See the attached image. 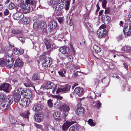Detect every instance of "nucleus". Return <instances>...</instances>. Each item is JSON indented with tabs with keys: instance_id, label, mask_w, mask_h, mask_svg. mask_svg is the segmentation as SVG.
I'll list each match as a JSON object with an SVG mask.
<instances>
[{
	"instance_id": "obj_1",
	"label": "nucleus",
	"mask_w": 131,
	"mask_h": 131,
	"mask_svg": "<svg viewBox=\"0 0 131 131\" xmlns=\"http://www.w3.org/2000/svg\"><path fill=\"white\" fill-rule=\"evenodd\" d=\"M51 63V59L49 57H46L44 58L42 63V67L44 68L49 67Z\"/></svg>"
},
{
	"instance_id": "obj_2",
	"label": "nucleus",
	"mask_w": 131,
	"mask_h": 131,
	"mask_svg": "<svg viewBox=\"0 0 131 131\" xmlns=\"http://www.w3.org/2000/svg\"><path fill=\"white\" fill-rule=\"evenodd\" d=\"M84 108L82 107L81 104L79 103L78 104L77 108L75 111V112L77 115H80L83 114L84 110Z\"/></svg>"
},
{
	"instance_id": "obj_3",
	"label": "nucleus",
	"mask_w": 131,
	"mask_h": 131,
	"mask_svg": "<svg viewBox=\"0 0 131 131\" xmlns=\"http://www.w3.org/2000/svg\"><path fill=\"white\" fill-rule=\"evenodd\" d=\"M102 29H99L97 31V34L100 38L105 37L107 34V31L106 30L104 31Z\"/></svg>"
},
{
	"instance_id": "obj_4",
	"label": "nucleus",
	"mask_w": 131,
	"mask_h": 131,
	"mask_svg": "<svg viewBox=\"0 0 131 131\" xmlns=\"http://www.w3.org/2000/svg\"><path fill=\"white\" fill-rule=\"evenodd\" d=\"M62 109L63 116V117H65L67 115L70 109L69 107L66 104H64L63 105Z\"/></svg>"
},
{
	"instance_id": "obj_5",
	"label": "nucleus",
	"mask_w": 131,
	"mask_h": 131,
	"mask_svg": "<svg viewBox=\"0 0 131 131\" xmlns=\"http://www.w3.org/2000/svg\"><path fill=\"white\" fill-rule=\"evenodd\" d=\"M35 121L37 122H40L43 119V115L42 113H38L34 115Z\"/></svg>"
},
{
	"instance_id": "obj_6",
	"label": "nucleus",
	"mask_w": 131,
	"mask_h": 131,
	"mask_svg": "<svg viewBox=\"0 0 131 131\" xmlns=\"http://www.w3.org/2000/svg\"><path fill=\"white\" fill-rule=\"evenodd\" d=\"M6 60L7 61L6 65L7 67H10L13 65L14 59H13L11 57L8 56L6 57Z\"/></svg>"
},
{
	"instance_id": "obj_7",
	"label": "nucleus",
	"mask_w": 131,
	"mask_h": 131,
	"mask_svg": "<svg viewBox=\"0 0 131 131\" xmlns=\"http://www.w3.org/2000/svg\"><path fill=\"white\" fill-rule=\"evenodd\" d=\"M59 51L64 54H69L70 52V49L67 47L63 46L59 50Z\"/></svg>"
},
{
	"instance_id": "obj_8",
	"label": "nucleus",
	"mask_w": 131,
	"mask_h": 131,
	"mask_svg": "<svg viewBox=\"0 0 131 131\" xmlns=\"http://www.w3.org/2000/svg\"><path fill=\"white\" fill-rule=\"evenodd\" d=\"M71 88V86L69 84L66 85L63 88H58L57 93L60 92H63L64 91H69Z\"/></svg>"
},
{
	"instance_id": "obj_9",
	"label": "nucleus",
	"mask_w": 131,
	"mask_h": 131,
	"mask_svg": "<svg viewBox=\"0 0 131 131\" xmlns=\"http://www.w3.org/2000/svg\"><path fill=\"white\" fill-rule=\"evenodd\" d=\"M24 15L21 13L17 12L14 14L13 15V17L15 20H20L23 18Z\"/></svg>"
},
{
	"instance_id": "obj_10",
	"label": "nucleus",
	"mask_w": 131,
	"mask_h": 131,
	"mask_svg": "<svg viewBox=\"0 0 131 131\" xmlns=\"http://www.w3.org/2000/svg\"><path fill=\"white\" fill-rule=\"evenodd\" d=\"M83 89L81 87H78L76 88L74 90V93L78 96L81 95L83 94Z\"/></svg>"
},
{
	"instance_id": "obj_11",
	"label": "nucleus",
	"mask_w": 131,
	"mask_h": 131,
	"mask_svg": "<svg viewBox=\"0 0 131 131\" xmlns=\"http://www.w3.org/2000/svg\"><path fill=\"white\" fill-rule=\"evenodd\" d=\"M9 87V84L6 83H5L0 86V90H3L5 92H8Z\"/></svg>"
},
{
	"instance_id": "obj_12",
	"label": "nucleus",
	"mask_w": 131,
	"mask_h": 131,
	"mask_svg": "<svg viewBox=\"0 0 131 131\" xmlns=\"http://www.w3.org/2000/svg\"><path fill=\"white\" fill-rule=\"evenodd\" d=\"M73 123L71 122H68V121L64 123L62 126V130L63 131H66L69 127Z\"/></svg>"
},
{
	"instance_id": "obj_13",
	"label": "nucleus",
	"mask_w": 131,
	"mask_h": 131,
	"mask_svg": "<svg viewBox=\"0 0 131 131\" xmlns=\"http://www.w3.org/2000/svg\"><path fill=\"white\" fill-rule=\"evenodd\" d=\"M124 30V33H126V35L129 36L131 35V23L129 24L128 26L125 28Z\"/></svg>"
},
{
	"instance_id": "obj_14",
	"label": "nucleus",
	"mask_w": 131,
	"mask_h": 131,
	"mask_svg": "<svg viewBox=\"0 0 131 131\" xmlns=\"http://www.w3.org/2000/svg\"><path fill=\"white\" fill-rule=\"evenodd\" d=\"M30 6V5H29L26 4L22 8L23 12L25 13H28L30 11L31 9Z\"/></svg>"
},
{
	"instance_id": "obj_15",
	"label": "nucleus",
	"mask_w": 131,
	"mask_h": 131,
	"mask_svg": "<svg viewBox=\"0 0 131 131\" xmlns=\"http://www.w3.org/2000/svg\"><path fill=\"white\" fill-rule=\"evenodd\" d=\"M105 16L103 15L102 17V20L105 24H108L110 20V18L108 16H106L105 18Z\"/></svg>"
},
{
	"instance_id": "obj_16",
	"label": "nucleus",
	"mask_w": 131,
	"mask_h": 131,
	"mask_svg": "<svg viewBox=\"0 0 131 131\" xmlns=\"http://www.w3.org/2000/svg\"><path fill=\"white\" fill-rule=\"evenodd\" d=\"M39 27L41 28L44 30V31H46V30L47 24L45 22L43 21L40 22L39 23Z\"/></svg>"
},
{
	"instance_id": "obj_17",
	"label": "nucleus",
	"mask_w": 131,
	"mask_h": 131,
	"mask_svg": "<svg viewBox=\"0 0 131 131\" xmlns=\"http://www.w3.org/2000/svg\"><path fill=\"white\" fill-rule=\"evenodd\" d=\"M54 84L53 83L51 82H48L44 86V88L47 89H50L53 88Z\"/></svg>"
},
{
	"instance_id": "obj_18",
	"label": "nucleus",
	"mask_w": 131,
	"mask_h": 131,
	"mask_svg": "<svg viewBox=\"0 0 131 131\" xmlns=\"http://www.w3.org/2000/svg\"><path fill=\"white\" fill-rule=\"evenodd\" d=\"M6 101L7 100V102L6 106L5 109L7 108V107L12 103L13 102V100L12 98L10 97L9 96H7L6 99Z\"/></svg>"
},
{
	"instance_id": "obj_19",
	"label": "nucleus",
	"mask_w": 131,
	"mask_h": 131,
	"mask_svg": "<svg viewBox=\"0 0 131 131\" xmlns=\"http://www.w3.org/2000/svg\"><path fill=\"white\" fill-rule=\"evenodd\" d=\"M13 97L16 102L18 103L19 102L20 98V96L19 94L15 93L13 94Z\"/></svg>"
},
{
	"instance_id": "obj_20",
	"label": "nucleus",
	"mask_w": 131,
	"mask_h": 131,
	"mask_svg": "<svg viewBox=\"0 0 131 131\" xmlns=\"http://www.w3.org/2000/svg\"><path fill=\"white\" fill-rule=\"evenodd\" d=\"M49 26L51 29H54L57 27V24L55 21H52L49 23Z\"/></svg>"
},
{
	"instance_id": "obj_21",
	"label": "nucleus",
	"mask_w": 131,
	"mask_h": 131,
	"mask_svg": "<svg viewBox=\"0 0 131 131\" xmlns=\"http://www.w3.org/2000/svg\"><path fill=\"white\" fill-rule=\"evenodd\" d=\"M122 50L124 51L129 53L131 52V47L128 46H124L122 47Z\"/></svg>"
},
{
	"instance_id": "obj_22",
	"label": "nucleus",
	"mask_w": 131,
	"mask_h": 131,
	"mask_svg": "<svg viewBox=\"0 0 131 131\" xmlns=\"http://www.w3.org/2000/svg\"><path fill=\"white\" fill-rule=\"evenodd\" d=\"M53 116L56 120L60 122L62 121V119L60 117L59 115L58 112H56L53 114Z\"/></svg>"
},
{
	"instance_id": "obj_23",
	"label": "nucleus",
	"mask_w": 131,
	"mask_h": 131,
	"mask_svg": "<svg viewBox=\"0 0 131 131\" xmlns=\"http://www.w3.org/2000/svg\"><path fill=\"white\" fill-rule=\"evenodd\" d=\"M41 109V105L40 104L35 105L32 108L33 110L34 111L38 112Z\"/></svg>"
},
{
	"instance_id": "obj_24",
	"label": "nucleus",
	"mask_w": 131,
	"mask_h": 131,
	"mask_svg": "<svg viewBox=\"0 0 131 131\" xmlns=\"http://www.w3.org/2000/svg\"><path fill=\"white\" fill-rule=\"evenodd\" d=\"M18 92L19 93H20L22 95L24 94L25 95H26V93L27 92L26 89L22 88L19 89H18Z\"/></svg>"
},
{
	"instance_id": "obj_25",
	"label": "nucleus",
	"mask_w": 131,
	"mask_h": 131,
	"mask_svg": "<svg viewBox=\"0 0 131 131\" xmlns=\"http://www.w3.org/2000/svg\"><path fill=\"white\" fill-rule=\"evenodd\" d=\"M30 114V113L28 111H27L24 113L21 114L20 115L23 117V118L28 119L29 116Z\"/></svg>"
},
{
	"instance_id": "obj_26",
	"label": "nucleus",
	"mask_w": 131,
	"mask_h": 131,
	"mask_svg": "<svg viewBox=\"0 0 131 131\" xmlns=\"http://www.w3.org/2000/svg\"><path fill=\"white\" fill-rule=\"evenodd\" d=\"M22 64L21 60L19 59H17L16 61L14 66L15 67H18L21 66Z\"/></svg>"
},
{
	"instance_id": "obj_27",
	"label": "nucleus",
	"mask_w": 131,
	"mask_h": 131,
	"mask_svg": "<svg viewBox=\"0 0 131 131\" xmlns=\"http://www.w3.org/2000/svg\"><path fill=\"white\" fill-rule=\"evenodd\" d=\"M44 43L46 46L47 49H48L50 48L51 45L50 43L47 39H45L44 40Z\"/></svg>"
},
{
	"instance_id": "obj_28",
	"label": "nucleus",
	"mask_w": 131,
	"mask_h": 131,
	"mask_svg": "<svg viewBox=\"0 0 131 131\" xmlns=\"http://www.w3.org/2000/svg\"><path fill=\"white\" fill-rule=\"evenodd\" d=\"M26 98H23L19 102V104L20 105L23 106H24L26 105L27 102Z\"/></svg>"
},
{
	"instance_id": "obj_29",
	"label": "nucleus",
	"mask_w": 131,
	"mask_h": 131,
	"mask_svg": "<svg viewBox=\"0 0 131 131\" xmlns=\"http://www.w3.org/2000/svg\"><path fill=\"white\" fill-rule=\"evenodd\" d=\"M59 1V0H51L49 3L50 5H53L57 4Z\"/></svg>"
},
{
	"instance_id": "obj_30",
	"label": "nucleus",
	"mask_w": 131,
	"mask_h": 131,
	"mask_svg": "<svg viewBox=\"0 0 131 131\" xmlns=\"http://www.w3.org/2000/svg\"><path fill=\"white\" fill-rule=\"evenodd\" d=\"M26 4L30 5L31 4V5H34L36 3L35 1L32 0H26Z\"/></svg>"
},
{
	"instance_id": "obj_31",
	"label": "nucleus",
	"mask_w": 131,
	"mask_h": 131,
	"mask_svg": "<svg viewBox=\"0 0 131 131\" xmlns=\"http://www.w3.org/2000/svg\"><path fill=\"white\" fill-rule=\"evenodd\" d=\"M1 104H0V108L1 109H2L4 108L5 106V105L6 106V104L7 102L5 100H4L3 102H0Z\"/></svg>"
},
{
	"instance_id": "obj_32",
	"label": "nucleus",
	"mask_w": 131,
	"mask_h": 131,
	"mask_svg": "<svg viewBox=\"0 0 131 131\" xmlns=\"http://www.w3.org/2000/svg\"><path fill=\"white\" fill-rule=\"evenodd\" d=\"M23 22L25 24H27L30 21V19L28 17H26L25 18L23 17L22 18Z\"/></svg>"
},
{
	"instance_id": "obj_33",
	"label": "nucleus",
	"mask_w": 131,
	"mask_h": 131,
	"mask_svg": "<svg viewBox=\"0 0 131 131\" xmlns=\"http://www.w3.org/2000/svg\"><path fill=\"white\" fill-rule=\"evenodd\" d=\"M93 48L95 51L96 52H99L101 50V49L100 48L96 45L94 46Z\"/></svg>"
},
{
	"instance_id": "obj_34",
	"label": "nucleus",
	"mask_w": 131,
	"mask_h": 131,
	"mask_svg": "<svg viewBox=\"0 0 131 131\" xmlns=\"http://www.w3.org/2000/svg\"><path fill=\"white\" fill-rule=\"evenodd\" d=\"M47 104L48 106L50 108L52 107L53 106V104L51 99H49L47 101Z\"/></svg>"
},
{
	"instance_id": "obj_35",
	"label": "nucleus",
	"mask_w": 131,
	"mask_h": 131,
	"mask_svg": "<svg viewBox=\"0 0 131 131\" xmlns=\"http://www.w3.org/2000/svg\"><path fill=\"white\" fill-rule=\"evenodd\" d=\"M58 73L59 75L62 77H64L65 76L64 74L66 73V71L64 70L62 71H61L58 72Z\"/></svg>"
},
{
	"instance_id": "obj_36",
	"label": "nucleus",
	"mask_w": 131,
	"mask_h": 131,
	"mask_svg": "<svg viewBox=\"0 0 131 131\" xmlns=\"http://www.w3.org/2000/svg\"><path fill=\"white\" fill-rule=\"evenodd\" d=\"M101 104L100 103L99 101H97L96 103L95 107L97 109L100 108Z\"/></svg>"
},
{
	"instance_id": "obj_37",
	"label": "nucleus",
	"mask_w": 131,
	"mask_h": 131,
	"mask_svg": "<svg viewBox=\"0 0 131 131\" xmlns=\"http://www.w3.org/2000/svg\"><path fill=\"white\" fill-rule=\"evenodd\" d=\"M32 78L33 80H37L39 79V77L37 74H33Z\"/></svg>"
},
{
	"instance_id": "obj_38",
	"label": "nucleus",
	"mask_w": 131,
	"mask_h": 131,
	"mask_svg": "<svg viewBox=\"0 0 131 131\" xmlns=\"http://www.w3.org/2000/svg\"><path fill=\"white\" fill-rule=\"evenodd\" d=\"M88 124L91 126H94L95 125V124L94 123L91 119H89L88 121Z\"/></svg>"
},
{
	"instance_id": "obj_39",
	"label": "nucleus",
	"mask_w": 131,
	"mask_h": 131,
	"mask_svg": "<svg viewBox=\"0 0 131 131\" xmlns=\"http://www.w3.org/2000/svg\"><path fill=\"white\" fill-rule=\"evenodd\" d=\"M5 99V96L3 94H2L0 95V102H3V101H4V100H5L6 101V99Z\"/></svg>"
},
{
	"instance_id": "obj_40",
	"label": "nucleus",
	"mask_w": 131,
	"mask_h": 131,
	"mask_svg": "<svg viewBox=\"0 0 131 131\" xmlns=\"http://www.w3.org/2000/svg\"><path fill=\"white\" fill-rule=\"evenodd\" d=\"M15 7V5L12 3H10L8 5V7L9 9H13Z\"/></svg>"
},
{
	"instance_id": "obj_41",
	"label": "nucleus",
	"mask_w": 131,
	"mask_h": 131,
	"mask_svg": "<svg viewBox=\"0 0 131 131\" xmlns=\"http://www.w3.org/2000/svg\"><path fill=\"white\" fill-rule=\"evenodd\" d=\"M47 129L48 131H54L52 127L50 125H49L47 126Z\"/></svg>"
},
{
	"instance_id": "obj_42",
	"label": "nucleus",
	"mask_w": 131,
	"mask_h": 131,
	"mask_svg": "<svg viewBox=\"0 0 131 131\" xmlns=\"http://www.w3.org/2000/svg\"><path fill=\"white\" fill-rule=\"evenodd\" d=\"M75 126H73L71 127L69 129V131H76L77 129L76 128Z\"/></svg>"
},
{
	"instance_id": "obj_43",
	"label": "nucleus",
	"mask_w": 131,
	"mask_h": 131,
	"mask_svg": "<svg viewBox=\"0 0 131 131\" xmlns=\"http://www.w3.org/2000/svg\"><path fill=\"white\" fill-rule=\"evenodd\" d=\"M12 33L15 34H17L20 33L21 32L20 31V30H13L12 31Z\"/></svg>"
},
{
	"instance_id": "obj_44",
	"label": "nucleus",
	"mask_w": 131,
	"mask_h": 131,
	"mask_svg": "<svg viewBox=\"0 0 131 131\" xmlns=\"http://www.w3.org/2000/svg\"><path fill=\"white\" fill-rule=\"evenodd\" d=\"M107 3L106 1L104 0L102 2V6L103 8H105L106 7V4Z\"/></svg>"
},
{
	"instance_id": "obj_45",
	"label": "nucleus",
	"mask_w": 131,
	"mask_h": 131,
	"mask_svg": "<svg viewBox=\"0 0 131 131\" xmlns=\"http://www.w3.org/2000/svg\"><path fill=\"white\" fill-rule=\"evenodd\" d=\"M57 86H55L54 88L53 89L52 91V93L53 94H55V93H56L57 94H58L59 92H58V93H57L56 92L57 90Z\"/></svg>"
},
{
	"instance_id": "obj_46",
	"label": "nucleus",
	"mask_w": 131,
	"mask_h": 131,
	"mask_svg": "<svg viewBox=\"0 0 131 131\" xmlns=\"http://www.w3.org/2000/svg\"><path fill=\"white\" fill-rule=\"evenodd\" d=\"M106 26L104 24H102L99 27V29H102V30H103L104 31V30H106L105 29V28H106Z\"/></svg>"
},
{
	"instance_id": "obj_47",
	"label": "nucleus",
	"mask_w": 131,
	"mask_h": 131,
	"mask_svg": "<svg viewBox=\"0 0 131 131\" xmlns=\"http://www.w3.org/2000/svg\"><path fill=\"white\" fill-rule=\"evenodd\" d=\"M16 124H17L21 125L22 126L24 125V124H23L21 123V121L19 119L16 120Z\"/></svg>"
},
{
	"instance_id": "obj_48",
	"label": "nucleus",
	"mask_w": 131,
	"mask_h": 131,
	"mask_svg": "<svg viewBox=\"0 0 131 131\" xmlns=\"http://www.w3.org/2000/svg\"><path fill=\"white\" fill-rule=\"evenodd\" d=\"M10 120L11 123L12 124H14L15 123H16V122L15 120L13 118L11 117L10 118Z\"/></svg>"
},
{
	"instance_id": "obj_49",
	"label": "nucleus",
	"mask_w": 131,
	"mask_h": 131,
	"mask_svg": "<svg viewBox=\"0 0 131 131\" xmlns=\"http://www.w3.org/2000/svg\"><path fill=\"white\" fill-rule=\"evenodd\" d=\"M55 13H56V15L57 16H59L61 15V11L60 10H57L56 12V11H55Z\"/></svg>"
},
{
	"instance_id": "obj_50",
	"label": "nucleus",
	"mask_w": 131,
	"mask_h": 131,
	"mask_svg": "<svg viewBox=\"0 0 131 131\" xmlns=\"http://www.w3.org/2000/svg\"><path fill=\"white\" fill-rule=\"evenodd\" d=\"M19 40L22 43H24L25 40V39L23 37H20L18 38Z\"/></svg>"
},
{
	"instance_id": "obj_51",
	"label": "nucleus",
	"mask_w": 131,
	"mask_h": 131,
	"mask_svg": "<svg viewBox=\"0 0 131 131\" xmlns=\"http://www.w3.org/2000/svg\"><path fill=\"white\" fill-rule=\"evenodd\" d=\"M39 23H38L37 22H35L33 25V27L35 28H37V27H39Z\"/></svg>"
},
{
	"instance_id": "obj_52",
	"label": "nucleus",
	"mask_w": 131,
	"mask_h": 131,
	"mask_svg": "<svg viewBox=\"0 0 131 131\" xmlns=\"http://www.w3.org/2000/svg\"><path fill=\"white\" fill-rule=\"evenodd\" d=\"M14 52L16 54H17L19 53V50L17 48H15L14 49Z\"/></svg>"
},
{
	"instance_id": "obj_53",
	"label": "nucleus",
	"mask_w": 131,
	"mask_h": 131,
	"mask_svg": "<svg viewBox=\"0 0 131 131\" xmlns=\"http://www.w3.org/2000/svg\"><path fill=\"white\" fill-rule=\"evenodd\" d=\"M94 81L95 84L96 85H97L99 84V81L97 79H95L94 80Z\"/></svg>"
},
{
	"instance_id": "obj_54",
	"label": "nucleus",
	"mask_w": 131,
	"mask_h": 131,
	"mask_svg": "<svg viewBox=\"0 0 131 131\" xmlns=\"http://www.w3.org/2000/svg\"><path fill=\"white\" fill-rule=\"evenodd\" d=\"M9 13V11L7 9L5 10L4 12V15H7Z\"/></svg>"
},
{
	"instance_id": "obj_55",
	"label": "nucleus",
	"mask_w": 131,
	"mask_h": 131,
	"mask_svg": "<svg viewBox=\"0 0 131 131\" xmlns=\"http://www.w3.org/2000/svg\"><path fill=\"white\" fill-rule=\"evenodd\" d=\"M5 62V61L3 60H0V66L3 65Z\"/></svg>"
},
{
	"instance_id": "obj_56",
	"label": "nucleus",
	"mask_w": 131,
	"mask_h": 131,
	"mask_svg": "<svg viewBox=\"0 0 131 131\" xmlns=\"http://www.w3.org/2000/svg\"><path fill=\"white\" fill-rule=\"evenodd\" d=\"M67 58L71 62H73V59L71 56H68Z\"/></svg>"
},
{
	"instance_id": "obj_57",
	"label": "nucleus",
	"mask_w": 131,
	"mask_h": 131,
	"mask_svg": "<svg viewBox=\"0 0 131 131\" xmlns=\"http://www.w3.org/2000/svg\"><path fill=\"white\" fill-rule=\"evenodd\" d=\"M58 20L60 23H61L62 21L63 20V17H61L59 18H58Z\"/></svg>"
},
{
	"instance_id": "obj_58",
	"label": "nucleus",
	"mask_w": 131,
	"mask_h": 131,
	"mask_svg": "<svg viewBox=\"0 0 131 131\" xmlns=\"http://www.w3.org/2000/svg\"><path fill=\"white\" fill-rule=\"evenodd\" d=\"M67 5H66V6L65 7V9L66 10H68L69 8V3L67 1Z\"/></svg>"
},
{
	"instance_id": "obj_59",
	"label": "nucleus",
	"mask_w": 131,
	"mask_h": 131,
	"mask_svg": "<svg viewBox=\"0 0 131 131\" xmlns=\"http://www.w3.org/2000/svg\"><path fill=\"white\" fill-rule=\"evenodd\" d=\"M128 19L130 21H131V13H130L128 15Z\"/></svg>"
},
{
	"instance_id": "obj_60",
	"label": "nucleus",
	"mask_w": 131,
	"mask_h": 131,
	"mask_svg": "<svg viewBox=\"0 0 131 131\" xmlns=\"http://www.w3.org/2000/svg\"><path fill=\"white\" fill-rule=\"evenodd\" d=\"M110 12V10L109 8H107L106 9L105 11V14H108Z\"/></svg>"
},
{
	"instance_id": "obj_61",
	"label": "nucleus",
	"mask_w": 131,
	"mask_h": 131,
	"mask_svg": "<svg viewBox=\"0 0 131 131\" xmlns=\"http://www.w3.org/2000/svg\"><path fill=\"white\" fill-rule=\"evenodd\" d=\"M56 97L57 99H58L60 100H61L63 99V97L61 96L60 95H58L56 96Z\"/></svg>"
},
{
	"instance_id": "obj_62",
	"label": "nucleus",
	"mask_w": 131,
	"mask_h": 131,
	"mask_svg": "<svg viewBox=\"0 0 131 131\" xmlns=\"http://www.w3.org/2000/svg\"><path fill=\"white\" fill-rule=\"evenodd\" d=\"M70 47L72 51H73L74 52H75V51L74 50V48L73 47V46L72 45H70Z\"/></svg>"
},
{
	"instance_id": "obj_63",
	"label": "nucleus",
	"mask_w": 131,
	"mask_h": 131,
	"mask_svg": "<svg viewBox=\"0 0 131 131\" xmlns=\"http://www.w3.org/2000/svg\"><path fill=\"white\" fill-rule=\"evenodd\" d=\"M124 67V68L127 70H128V66L125 63H123Z\"/></svg>"
},
{
	"instance_id": "obj_64",
	"label": "nucleus",
	"mask_w": 131,
	"mask_h": 131,
	"mask_svg": "<svg viewBox=\"0 0 131 131\" xmlns=\"http://www.w3.org/2000/svg\"><path fill=\"white\" fill-rule=\"evenodd\" d=\"M109 66L110 68L111 69H112L114 67V65L112 64H110L109 65Z\"/></svg>"
}]
</instances>
